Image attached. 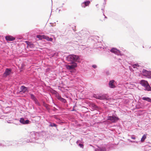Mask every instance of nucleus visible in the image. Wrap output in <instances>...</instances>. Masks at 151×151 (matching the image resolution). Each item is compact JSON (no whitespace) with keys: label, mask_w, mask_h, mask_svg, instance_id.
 <instances>
[{"label":"nucleus","mask_w":151,"mask_h":151,"mask_svg":"<svg viewBox=\"0 0 151 151\" xmlns=\"http://www.w3.org/2000/svg\"><path fill=\"white\" fill-rule=\"evenodd\" d=\"M29 136V138L26 140L23 141L22 142L23 145L27 143H39L38 140L40 137L39 132H31L30 133Z\"/></svg>","instance_id":"1"},{"label":"nucleus","mask_w":151,"mask_h":151,"mask_svg":"<svg viewBox=\"0 0 151 151\" xmlns=\"http://www.w3.org/2000/svg\"><path fill=\"white\" fill-rule=\"evenodd\" d=\"M98 44L99 45V46H98L97 48H100L101 50H103L104 51L106 54H108L109 51H110L118 55L122 56V54L121 52L116 48H113L110 50L108 47H104L100 43L98 42Z\"/></svg>","instance_id":"2"},{"label":"nucleus","mask_w":151,"mask_h":151,"mask_svg":"<svg viewBox=\"0 0 151 151\" xmlns=\"http://www.w3.org/2000/svg\"><path fill=\"white\" fill-rule=\"evenodd\" d=\"M66 59L67 61L70 62L71 63H76V62H79L80 59L78 56L71 54L66 57Z\"/></svg>","instance_id":"3"},{"label":"nucleus","mask_w":151,"mask_h":151,"mask_svg":"<svg viewBox=\"0 0 151 151\" xmlns=\"http://www.w3.org/2000/svg\"><path fill=\"white\" fill-rule=\"evenodd\" d=\"M93 96L94 98L101 100H108L109 99L106 94H94Z\"/></svg>","instance_id":"4"},{"label":"nucleus","mask_w":151,"mask_h":151,"mask_svg":"<svg viewBox=\"0 0 151 151\" xmlns=\"http://www.w3.org/2000/svg\"><path fill=\"white\" fill-rule=\"evenodd\" d=\"M119 119V118L116 115H113L112 116H108L107 120H109L113 123L116 122Z\"/></svg>","instance_id":"5"},{"label":"nucleus","mask_w":151,"mask_h":151,"mask_svg":"<svg viewBox=\"0 0 151 151\" xmlns=\"http://www.w3.org/2000/svg\"><path fill=\"white\" fill-rule=\"evenodd\" d=\"M142 74L149 78H151V71H148L145 69H143L142 71Z\"/></svg>","instance_id":"6"},{"label":"nucleus","mask_w":151,"mask_h":151,"mask_svg":"<svg viewBox=\"0 0 151 151\" xmlns=\"http://www.w3.org/2000/svg\"><path fill=\"white\" fill-rule=\"evenodd\" d=\"M12 71V69L11 68H6L3 74V77L4 78H6L8 76L10 75Z\"/></svg>","instance_id":"7"},{"label":"nucleus","mask_w":151,"mask_h":151,"mask_svg":"<svg viewBox=\"0 0 151 151\" xmlns=\"http://www.w3.org/2000/svg\"><path fill=\"white\" fill-rule=\"evenodd\" d=\"M116 82L114 80H112L109 81V85L110 88H114L116 87Z\"/></svg>","instance_id":"8"},{"label":"nucleus","mask_w":151,"mask_h":151,"mask_svg":"<svg viewBox=\"0 0 151 151\" xmlns=\"http://www.w3.org/2000/svg\"><path fill=\"white\" fill-rule=\"evenodd\" d=\"M20 89L21 91L19 92V93L22 92L23 93H25L26 92L29 91V88L24 86H21Z\"/></svg>","instance_id":"9"},{"label":"nucleus","mask_w":151,"mask_h":151,"mask_svg":"<svg viewBox=\"0 0 151 151\" xmlns=\"http://www.w3.org/2000/svg\"><path fill=\"white\" fill-rule=\"evenodd\" d=\"M71 65H67L66 67L67 69L69 70H71L74 69L77 66V64L76 63H72Z\"/></svg>","instance_id":"10"},{"label":"nucleus","mask_w":151,"mask_h":151,"mask_svg":"<svg viewBox=\"0 0 151 151\" xmlns=\"http://www.w3.org/2000/svg\"><path fill=\"white\" fill-rule=\"evenodd\" d=\"M19 122L23 124H29L30 121L28 119H27L25 120L24 118H20L19 120Z\"/></svg>","instance_id":"11"},{"label":"nucleus","mask_w":151,"mask_h":151,"mask_svg":"<svg viewBox=\"0 0 151 151\" xmlns=\"http://www.w3.org/2000/svg\"><path fill=\"white\" fill-rule=\"evenodd\" d=\"M56 98L58 100L63 103H65L66 102V100L65 99L62 97L61 96L59 95V94L56 95Z\"/></svg>","instance_id":"12"},{"label":"nucleus","mask_w":151,"mask_h":151,"mask_svg":"<svg viewBox=\"0 0 151 151\" xmlns=\"http://www.w3.org/2000/svg\"><path fill=\"white\" fill-rule=\"evenodd\" d=\"M90 1H85L82 2L81 4V6L83 8H85L88 6L90 4Z\"/></svg>","instance_id":"13"},{"label":"nucleus","mask_w":151,"mask_h":151,"mask_svg":"<svg viewBox=\"0 0 151 151\" xmlns=\"http://www.w3.org/2000/svg\"><path fill=\"white\" fill-rule=\"evenodd\" d=\"M5 39L7 41H13L15 40V38L12 36L8 35L5 37Z\"/></svg>","instance_id":"14"},{"label":"nucleus","mask_w":151,"mask_h":151,"mask_svg":"<svg viewBox=\"0 0 151 151\" xmlns=\"http://www.w3.org/2000/svg\"><path fill=\"white\" fill-rule=\"evenodd\" d=\"M140 83L142 86L144 87L148 84L147 81L143 80H141L140 81Z\"/></svg>","instance_id":"15"},{"label":"nucleus","mask_w":151,"mask_h":151,"mask_svg":"<svg viewBox=\"0 0 151 151\" xmlns=\"http://www.w3.org/2000/svg\"><path fill=\"white\" fill-rule=\"evenodd\" d=\"M95 151H106V149L104 147H98V148L95 149Z\"/></svg>","instance_id":"16"},{"label":"nucleus","mask_w":151,"mask_h":151,"mask_svg":"<svg viewBox=\"0 0 151 151\" xmlns=\"http://www.w3.org/2000/svg\"><path fill=\"white\" fill-rule=\"evenodd\" d=\"M49 124H50L48 125V127H55V128H56L57 129H57L58 126L55 123L51 122H50Z\"/></svg>","instance_id":"17"},{"label":"nucleus","mask_w":151,"mask_h":151,"mask_svg":"<svg viewBox=\"0 0 151 151\" xmlns=\"http://www.w3.org/2000/svg\"><path fill=\"white\" fill-rule=\"evenodd\" d=\"M12 141H6L5 142H4L5 146H9L12 145Z\"/></svg>","instance_id":"18"},{"label":"nucleus","mask_w":151,"mask_h":151,"mask_svg":"<svg viewBox=\"0 0 151 151\" xmlns=\"http://www.w3.org/2000/svg\"><path fill=\"white\" fill-rule=\"evenodd\" d=\"M141 66L138 64H133V68L134 69H139L141 68Z\"/></svg>","instance_id":"19"},{"label":"nucleus","mask_w":151,"mask_h":151,"mask_svg":"<svg viewBox=\"0 0 151 151\" xmlns=\"http://www.w3.org/2000/svg\"><path fill=\"white\" fill-rule=\"evenodd\" d=\"M43 105L46 108L47 110L49 111L50 110V108L48 106V105L44 101L43 102Z\"/></svg>","instance_id":"20"},{"label":"nucleus","mask_w":151,"mask_h":151,"mask_svg":"<svg viewBox=\"0 0 151 151\" xmlns=\"http://www.w3.org/2000/svg\"><path fill=\"white\" fill-rule=\"evenodd\" d=\"M12 142H12V145H17L18 144H21L22 143H20L21 142V141H17L16 140H13L12 141Z\"/></svg>","instance_id":"21"},{"label":"nucleus","mask_w":151,"mask_h":151,"mask_svg":"<svg viewBox=\"0 0 151 151\" xmlns=\"http://www.w3.org/2000/svg\"><path fill=\"white\" fill-rule=\"evenodd\" d=\"M145 90L149 91H151V87H150L149 85L148 84V85H147L145 86Z\"/></svg>","instance_id":"22"},{"label":"nucleus","mask_w":151,"mask_h":151,"mask_svg":"<svg viewBox=\"0 0 151 151\" xmlns=\"http://www.w3.org/2000/svg\"><path fill=\"white\" fill-rule=\"evenodd\" d=\"M142 99L145 101H147L151 103V99L148 97H143Z\"/></svg>","instance_id":"23"},{"label":"nucleus","mask_w":151,"mask_h":151,"mask_svg":"<svg viewBox=\"0 0 151 151\" xmlns=\"http://www.w3.org/2000/svg\"><path fill=\"white\" fill-rule=\"evenodd\" d=\"M43 37H45L44 39H46L48 41H52L53 40L52 38L49 37L45 35V36H43Z\"/></svg>","instance_id":"24"},{"label":"nucleus","mask_w":151,"mask_h":151,"mask_svg":"<svg viewBox=\"0 0 151 151\" xmlns=\"http://www.w3.org/2000/svg\"><path fill=\"white\" fill-rule=\"evenodd\" d=\"M29 94L30 96L31 99L33 101L35 99H36V98L33 94L31 93H29Z\"/></svg>","instance_id":"25"},{"label":"nucleus","mask_w":151,"mask_h":151,"mask_svg":"<svg viewBox=\"0 0 151 151\" xmlns=\"http://www.w3.org/2000/svg\"><path fill=\"white\" fill-rule=\"evenodd\" d=\"M43 36H45V35H37V37L40 40H41L42 39H45V37H43Z\"/></svg>","instance_id":"26"},{"label":"nucleus","mask_w":151,"mask_h":151,"mask_svg":"<svg viewBox=\"0 0 151 151\" xmlns=\"http://www.w3.org/2000/svg\"><path fill=\"white\" fill-rule=\"evenodd\" d=\"M33 101L34 102L35 104H37L38 106H40V105H41L40 104V103L38 101L37 99V98L36 99H35Z\"/></svg>","instance_id":"27"},{"label":"nucleus","mask_w":151,"mask_h":151,"mask_svg":"<svg viewBox=\"0 0 151 151\" xmlns=\"http://www.w3.org/2000/svg\"><path fill=\"white\" fill-rule=\"evenodd\" d=\"M146 138V135L145 134L144 135L141 139V141L142 142H143L145 141V139Z\"/></svg>","instance_id":"28"},{"label":"nucleus","mask_w":151,"mask_h":151,"mask_svg":"<svg viewBox=\"0 0 151 151\" xmlns=\"http://www.w3.org/2000/svg\"><path fill=\"white\" fill-rule=\"evenodd\" d=\"M84 143V142L83 141L82 139H81V140H78L76 142V143L77 145H78V144H79V143L81 144L82 143Z\"/></svg>","instance_id":"29"},{"label":"nucleus","mask_w":151,"mask_h":151,"mask_svg":"<svg viewBox=\"0 0 151 151\" xmlns=\"http://www.w3.org/2000/svg\"><path fill=\"white\" fill-rule=\"evenodd\" d=\"M83 143H81V144L79 143V144H78L77 145H78V146L80 148H81L82 149H83V148H84Z\"/></svg>","instance_id":"30"},{"label":"nucleus","mask_w":151,"mask_h":151,"mask_svg":"<svg viewBox=\"0 0 151 151\" xmlns=\"http://www.w3.org/2000/svg\"><path fill=\"white\" fill-rule=\"evenodd\" d=\"M104 73H105L107 76L109 75V72L108 70H105L104 71Z\"/></svg>","instance_id":"31"},{"label":"nucleus","mask_w":151,"mask_h":151,"mask_svg":"<svg viewBox=\"0 0 151 151\" xmlns=\"http://www.w3.org/2000/svg\"><path fill=\"white\" fill-rule=\"evenodd\" d=\"M0 146H5L4 142L3 141L1 143H0Z\"/></svg>","instance_id":"32"},{"label":"nucleus","mask_w":151,"mask_h":151,"mask_svg":"<svg viewBox=\"0 0 151 151\" xmlns=\"http://www.w3.org/2000/svg\"><path fill=\"white\" fill-rule=\"evenodd\" d=\"M76 105H75L73 106L72 109L71 110V111H76V110L75 109V108L76 107Z\"/></svg>","instance_id":"33"},{"label":"nucleus","mask_w":151,"mask_h":151,"mask_svg":"<svg viewBox=\"0 0 151 151\" xmlns=\"http://www.w3.org/2000/svg\"><path fill=\"white\" fill-rule=\"evenodd\" d=\"M87 35L86 34H84L82 35V37H87Z\"/></svg>","instance_id":"34"},{"label":"nucleus","mask_w":151,"mask_h":151,"mask_svg":"<svg viewBox=\"0 0 151 151\" xmlns=\"http://www.w3.org/2000/svg\"><path fill=\"white\" fill-rule=\"evenodd\" d=\"M92 67L94 68H96L97 67L96 65H92Z\"/></svg>","instance_id":"35"},{"label":"nucleus","mask_w":151,"mask_h":151,"mask_svg":"<svg viewBox=\"0 0 151 151\" xmlns=\"http://www.w3.org/2000/svg\"><path fill=\"white\" fill-rule=\"evenodd\" d=\"M23 67H24L23 65L22 64V66L20 67V70L21 71L22 70Z\"/></svg>","instance_id":"36"},{"label":"nucleus","mask_w":151,"mask_h":151,"mask_svg":"<svg viewBox=\"0 0 151 151\" xmlns=\"http://www.w3.org/2000/svg\"><path fill=\"white\" fill-rule=\"evenodd\" d=\"M57 110V109H56L55 108V107H54L53 109V111H56Z\"/></svg>","instance_id":"37"},{"label":"nucleus","mask_w":151,"mask_h":151,"mask_svg":"<svg viewBox=\"0 0 151 151\" xmlns=\"http://www.w3.org/2000/svg\"><path fill=\"white\" fill-rule=\"evenodd\" d=\"M93 107L95 108H98V106H96V105H94Z\"/></svg>","instance_id":"38"},{"label":"nucleus","mask_w":151,"mask_h":151,"mask_svg":"<svg viewBox=\"0 0 151 151\" xmlns=\"http://www.w3.org/2000/svg\"><path fill=\"white\" fill-rule=\"evenodd\" d=\"M103 15L104 16V18H106V19H107V17L106 16H105V15L104 14V13H103Z\"/></svg>","instance_id":"39"},{"label":"nucleus","mask_w":151,"mask_h":151,"mask_svg":"<svg viewBox=\"0 0 151 151\" xmlns=\"http://www.w3.org/2000/svg\"><path fill=\"white\" fill-rule=\"evenodd\" d=\"M101 10L102 11V12H103V13H104V9H103V8H102V9H101Z\"/></svg>","instance_id":"40"},{"label":"nucleus","mask_w":151,"mask_h":151,"mask_svg":"<svg viewBox=\"0 0 151 151\" xmlns=\"http://www.w3.org/2000/svg\"><path fill=\"white\" fill-rule=\"evenodd\" d=\"M80 33L81 34L83 33V31H81Z\"/></svg>","instance_id":"41"},{"label":"nucleus","mask_w":151,"mask_h":151,"mask_svg":"<svg viewBox=\"0 0 151 151\" xmlns=\"http://www.w3.org/2000/svg\"><path fill=\"white\" fill-rule=\"evenodd\" d=\"M118 60H122V59H121V58H119V59H118Z\"/></svg>","instance_id":"42"},{"label":"nucleus","mask_w":151,"mask_h":151,"mask_svg":"<svg viewBox=\"0 0 151 151\" xmlns=\"http://www.w3.org/2000/svg\"><path fill=\"white\" fill-rule=\"evenodd\" d=\"M132 139H135V138H134V137H133Z\"/></svg>","instance_id":"43"},{"label":"nucleus","mask_w":151,"mask_h":151,"mask_svg":"<svg viewBox=\"0 0 151 151\" xmlns=\"http://www.w3.org/2000/svg\"><path fill=\"white\" fill-rule=\"evenodd\" d=\"M63 7V6H62L61 7H60H60Z\"/></svg>","instance_id":"44"},{"label":"nucleus","mask_w":151,"mask_h":151,"mask_svg":"<svg viewBox=\"0 0 151 151\" xmlns=\"http://www.w3.org/2000/svg\"><path fill=\"white\" fill-rule=\"evenodd\" d=\"M131 138L132 139V136H131Z\"/></svg>","instance_id":"45"},{"label":"nucleus","mask_w":151,"mask_h":151,"mask_svg":"<svg viewBox=\"0 0 151 151\" xmlns=\"http://www.w3.org/2000/svg\"><path fill=\"white\" fill-rule=\"evenodd\" d=\"M91 145V146L93 147V146H92V145Z\"/></svg>","instance_id":"46"},{"label":"nucleus","mask_w":151,"mask_h":151,"mask_svg":"<svg viewBox=\"0 0 151 151\" xmlns=\"http://www.w3.org/2000/svg\"><path fill=\"white\" fill-rule=\"evenodd\" d=\"M129 69H130V70H131V68L130 67H129Z\"/></svg>","instance_id":"47"},{"label":"nucleus","mask_w":151,"mask_h":151,"mask_svg":"<svg viewBox=\"0 0 151 151\" xmlns=\"http://www.w3.org/2000/svg\"><path fill=\"white\" fill-rule=\"evenodd\" d=\"M27 45H29V44H28L27 43Z\"/></svg>","instance_id":"48"},{"label":"nucleus","mask_w":151,"mask_h":151,"mask_svg":"<svg viewBox=\"0 0 151 151\" xmlns=\"http://www.w3.org/2000/svg\"><path fill=\"white\" fill-rule=\"evenodd\" d=\"M63 4V5H64V3H63V4Z\"/></svg>","instance_id":"49"},{"label":"nucleus","mask_w":151,"mask_h":151,"mask_svg":"<svg viewBox=\"0 0 151 151\" xmlns=\"http://www.w3.org/2000/svg\"><path fill=\"white\" fill-rule=\"evenodd\" d=\"M33 45L32 44V45Z\"/></svg>","instance_id":"50"},{"label":"nucleus","mask_w":151,"mask_h":151,"mask_svg":"<svg viewBox=\"0 0 151 151\" xmlns=\"http://www.w3.org/2000/svg\"><path fill=\"white\" fill-rule=\"evenodd\" d=\"M16 119V120H18V119Z\"/></svg>","instance_id":"51"}]
</instances>
